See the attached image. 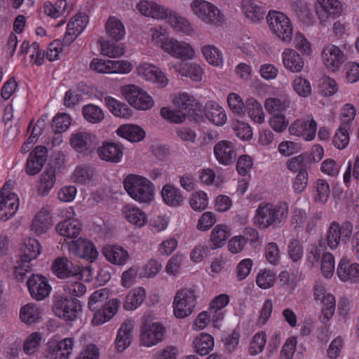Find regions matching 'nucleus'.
Segmentation results:
<instances>
[{"instance_id":"1","label":"nucleus","mask_w":359,"mask_h":359,"mask_svg":"<svg viewBox=\"0 0 359 359\" xmlns=\"http://www.w3.org/2000/svg\"><path fill=\"white\" fill-rule=\"evenodd\" d=\"M288 216L287 203H261L255 211L254 223L260 229L280 227Z\"/></svg>"},{"instance_id":"2","label":"nucleus","mask_w":359,"mask_h":359,"mask_svg":"<svg viewBox=\"0 0 359 359\" xmlns=\"http://www.w3.org/2000/svg\"><path fill=\"white\" fill-rule=\"evenodd\" d=\"M128 194L140 203L149 204L154 198V186L147 178L130 174L123 182Z\"/></svg>"},{"instance_id":"3","label":"nucleus","mask_w":359,"mask_h":359,"mask_svg":"<svg viewBox=\"0 0 359 359\" xmlns=\"http://www.w3.org/2000/svg\"><path fill=\"white\" fill-rule=\"evenodd\" d=\"M42 247L35 238H29L25 240L20 248L19 259L14 267V275L18 280H23L27 273L32 269V261L41 253Z\"/></svg>"},{"instance_id":"4","label":"nucleus","mask_w":359,"mask_h":359,"mask_svg":"<svg viewBox=\"0 0 359 359\" xmlns=\"http://www.w3.org/2000/svg\"><path fill=\"white\" fill-rule=\"evenodd\" d=\"M81 302L74 297L57 295L54 297L53 310L55 314L65 320H75L81 311Z\"/></svg>"},{"instance_id":"5","label":"nucleus","mask_w":359,"mask_h":359,"mask_svg":"<svg viewBox=\"0 0 359 359\" xmlns=\"http://www.w3.org/2000/svg\"><path fill=\"white\" fill-rule=\"evenodd\" d=\"M190 9L194 15L206 24L218 25L223 20V15L218 8L205 0L192 1Z\"/></svg>"},{"instance_id":"6","label":"nucleus","mask_w":359,"mask_h":359,"mask_svg":"<svg viewBox=\"0 0 359 359\" xmlns=\"http://www.w3.org/2000/svg\"><path fill=\"white\" fill-rule=\"evenodd\" d=\"M353 233V224L349 221H344L341 224L335 221L330 224L325 236L327 245L331 250H336L340 242L346 244L349 241Z\"/></svg>"},{"instance_id":"7","label":"nucleus","mask_w":359,"mask_h":359,"mask_svg":"<svg viewBox=\"0 0 359 359\" xmlns=\"http://www.w3.org/2000/svg\"><path fill=\"white\" fill-rule=\"evenodd\" d=\"M266 20L271 31L283 41L290 42L292 39L293 29L289 18L283 13L271 11Z\"/></svg>"},{"instance_id":"8","label":"nucleus","mask_w":359,"mask_h":359,"mask_svg":"<svg viewBox=\"0 0 359 359\" xmlns=\"http://www.w3.org/2000/svg\"><path fill=\"white\" fill-rule=\"evenodd\" d=\"M198 295L194 288L179 290L173 302L174 314L178 318H184L191 314L196 306Z\"/></svg>"},{"instance_id":"9","label":"nucleus","mask_w":359,"mask_h":359,"mask_svg":"<svg viewBox=\"0 0 359 359\" xmlns=\"http://www.w3.org/2000/svg\"><path fill=\"white\" fill-rule=\"evenodd\" d=\"M126 100L133 107L139 110L150 109L154 101L147 92L135 85H126L121 88Z\"/></svg>"},{"instance_id":"10","label":"nucleus","mask_w":359,"mask_h":359,"mask_svg":"<svg viewBox=\"0 0 359 359\" xmlns=\"http://www.w3.org/2000/svg\"><path fill=\"white\" fill-rule=\"evenodd\" d=\"M165 329L157 322H153L148 316L144 317L140 334L142 345L151 347L161 341L163 339Z\"/></svg>"},{"instance_id":"11","label":"nucleus","mask_w":359,"mask_h":359,"mask_svg":"<svg viewBox=\"0 0 359 359\" xmlns=\"http://www.w3.org/2000/svg\"><path fill=\"white\" fill-rule=\"evenodd\" d=\"M288 130L292 135L302 137L306 141H311L316 135L317 123L311 116L299 118L291 123Z\"/></svg>"},{"instance_id":"12","label":"nucleus","mask_w":359,"mask_h":359,"mask_svg":"<svg viewBox=\"0 0 359 359\" xmlns=\"http://www.w3.org/2000/svg\"><path fill=\"white\" fill-rule=\"evenodd\" d=\"M4 186L0 191V219L7 221L13 217L19 207V198L18 196L11 192Z\"/></svg>"},{"instance_id":"13","label":"nucleus","mask_w":359,"mask_h":359,"mask_svg":"<svg viewBox=\"0 0 359 359\" xmlns=\"http://www.w3.org/2000/svg\"><path fill=\"white\" fill-rule=\"evenodd\" d=\"M161 48L172 57L182 60H191L195 55V51L189 43L174 39L162 43Z\"/></svg>"},{"instance_id":"14","label":"nucleus","mask_w":359,"mask_h":359,"mask_svg":"<svg viewBox=\"0 0 359 359\" xmlns=\"http://www.w3.org/2000/svg\"><path fill=\"white\" fill-rule=\"evenodd\" d=\"M337 273L342 282L357 283L359 282V264L351 263L346 257H342L337 266Z\"/></svg>"},{"instance_id":"15","label":"nucleus","mask_w":359,"mask_h":359,"mask_svg":"<svg viewBox=\"0 0 359 359\" xmlns=\"http://www.w3.org/2000/svg\"><path fill=\"white\" fill-rule=\"evenodd\" d=\"M27 287L32 297L38 301L44 299L51 290L47 278L39 275L32 274L27 280Z\"/></svg>"},{"instance_id":"16","label":"nucleus","mask_w":359,"mask_h":359,"mask_svg":"<svg viewBox=\"0 0 359 359\" xmlns=\"http://www.w3.org/2000/svg\"><path fill=\"white\" fill-rule=\"evenodd\" d=\"M137 72L140 77L158 85L159 87L163 88L168 83V79L164 73L151 64L145 62L140 65L137 67Z\"/></svg>"},{"instance_id":"17","label":"nucleus","mask_w":359,"mask_h":359,"mask_svg":"<svg viewBox=\"0 0 359 359\" xmlns=\"http://www.w3.org/2000/svg\"><path fill=\"white\" fill-rule=\"evenodd\" d=\"M70 144L78 152L88 153L95 148V136L87 131H77L72 135Z\"/></svg>"},{"instance_id":"18","label":"nucleus","mask_w":359,"mask_h":359,"mask_svg":"<svg viewBox=\"0 0 359 359\" xmlns=\"http://www.w3.org/2000/svg\"><path fill=\"white\" fill-rule=\"evenodd\" d=\"M121 302L118 299H111L100 305L94 313L92 319L93 325H100L110 320L117 313Z\"/></svg>"},{"instance_id":"19","label":"nucleus","mask_w":359,"mask_h":359,"mask_svg":"<svg viewBox=\"0 0 359 359\" xmlns=\"http://www.w3.org/2000/svg\"><path fill=\"white\" fill-rule=\"evenodd\" d=\"M74 344L72 338H65L59 342H49L47 347L49 359H69Z\"/></svg>"},{"instance_id":"20","label":"nucleus","mask_w":359,"mask_h":359,"mask_svg":"<svg viewBox=\"0 0 359 359\" xmlns=\"http://www.w3.org/2000/svg\"><path fill=\"white\" fill-rule=\"evenodd\" d=\"M214 155L217 161L222 165L232 164L236 157L233 144L229 140H221L214 147Z\"/></svg>"},{"instance_id":"21","label":"nucleus","mask_w":359,"mask_h":359,"mask_svg":"<svg viewBox=\"0 0 359 359\" xmlns=\"http://www.w3.org/2000/svg\"><path fill=\"white\" fill-rule=\"evenodd\" d=\"M70 248L78 257L90 262H94L98 255V252L93 243L82 238L73 240Z\"/></svg>"},{"instance_id":"22","label":"nucleus","mask_w":359,"mask_h":359,"mask_svg":"<svg viewBox=\"0 0 359 359\" xmlns=\"http://www.w3.org/2000/svg\"><path fill=\"white\" fill-rule=\"evenodd\" d=\"M47 149L44 146H37L32 151L28 156L26 170L30 175L39 172L47 158Z\"/></svg>"},{"instance_id":"23","label":"nucleus","mask_w":359,"mask_h":359,"mask_svg":"<svg viewBox=\"0 0 359 359\" xmlns=\"http://www.w3.org/2000/svg\"><path fill=\"white\" fill-rule=\"evenodd\" d=\"M100 158L114 163H119L123 155V147L121 144L105 142L97 149Z\"/></svg>"},{"instance_id":"24","label":"nucleus","mask_w":359,"mask_h":359,"mask_svg":"<svg viewBox=\"0 0 359 359\" xmlns=\"http://www.w3.org/2000/svg\"><path fill=\"white\" fill-rule=\"evenodd\" d=\"M141 14L154 19L163 20L166 18L170 9L153 1L142 0L136 6Z\"/></svg>"},{"instance_id":"25","label":"nucleus","mask_w":359,"mask_h":359,"mask_svg":"<svg viewBox=\"0 0 359 359\" xmlns=\"http://www.w3.org/2000/svg\"><path fill=\"white\" fill-rule=\"evenodd\" d=\"M322 57L326 67L332 72L337 70L344 62L342 51L334 45L327 46L323 49Z\"/></svg>"},{"instance_id":"26","label":"nucleus","mask_w":359,"mask_h":359,"mask_svg":"<svg viewBox=\"0 0 359 359\" xmlns=\"http://www.w3.org/2000/svg\"><path fill=\"white\" fill-rule=\"evenodd\" d=\"M205 117L214 125L224 126L227 120L225 110L218 103L214 101H208L204 108Z\"/></svg>"},{"instance_id":"27","label":"nucleus","mask_w":359,"mask_h":359,"mask_svg":"<svg viewBox=\"0 0 359 359\" xmlns=\"http://www.w3.org/2000/svg\"><path fill=\"white\" fill-rule=\"evenodd\" d=\"M53 273L59 278L74 277L79 271L76 266L66 257L57 258L52 264Z\"/></svg>"},{"instance_id":"28","label":"nucleus","mask_w":359,"mask_h":359,"mask_svg":"<svg viewBox=\"0 0 359 359\" xmlns=\"http://www.w3.org/2000/svg\"><path fill=\"white\" fill-rule=\"evenodd\" d=\"M102 254L109 262L118 266L125 264L129 259L128 251L117 245L104 247Z\"/></svg>"},{"instance_id":"29","label":"nucleus","mask_w":359,"mask_h":359,"mask_svg":"<svg viewBox=\"0 0 359 359\" xmlns=\"http://www.w3.org/2000/svg\"><path fill=\"white\" fill-rule=\"evenodd\" d=\"M134 330V322L128 320L121 324L115 340V347L118 352L123 351L131 342V334Z\"/></svg>"},{"instance_id":"30","label":"nucleus","mask_w":359,"mask_h":359,"mask_svg":"<svg viewBox=\"0 0 359 359\" xmlns=\"http://www.w3.org/2000/svg\"><path fill=\"white\" fill-rule=\"evenodd\" d=\"M241 8L245 18L251 22L257 23L264 20V11L255 0H242Z\"/></svg>"},{"instance_id":"31","label":"nucleus","mask_w":359,"mask_h":359,"mask_svg":"<svg viewBox=\"0 0 359 359\" xmlns=\"http://www.w3.org/2000/svg\"><path fill=\"white\" fill-rule=\"evenodd\" d=\"M283 62L285 67L292 72H300L304 65L301 55L294 50L285 49L283 54Z\"/></svg>"},{"instance_id":"32","label":"nucleus","mask_w":359,"mask_h":359,"mask_svg":"<svg viewBox=\"0 0 359 359\" xmlns=\"http://www.w3.org/2000/svg\"><path fill=\"white\" fill-rule=\"evenodd\" d=\"M60 235L68 238H76L81 230L80 222L76 219H66L55 227Z\"/></svg>"},{"instance_id":"33","label":"nucleus","mask_w":359,"mask_h":359,"mask_svg":"<svg viewBox=\"0 0 359 359\" xmlns=\"http://www.w3.org/2000/svg\"><path fill=\"white\" fill-rule=\"evenodd\" d=\"M166 18H168V22L177 32L186 35H190L194 32L193 25L187 18L180 16L170 9Z\"/></svg>"},{"instance_id":"34","label":"nucleus","mask_w":359,"mask_h":359,"mask_svg":"<svg viewBox=\"0 0 359 359\" xmlns=\"http://www.w3.org/2000/svg\"><path fill=\"white\" fill-rule=\"evenodd\" d=\"M118 136L132 142H138L145 137L144 130L137 125L126 124L121 126L116 130Z\"/></svg>"},{"instance_id":"35","label":"nucleus","mask_w":359,"mask_h":359,"mask_svg":"<svg viewBox=\"0 0 359 359\" xmlns=\"http://www.w3.org/2000/svg\"><path fill=\"white\" fill-rule=\"evenodd\" d=\"M163 201L169 206L177 207L182 204L184 197L181 191L172 184H165L161 191Z\"/></svg>"},{"instance_id":"36","label":"nucleus","mask_w":359,"mask_h":359,"mask_svg":"<svg viewBox=\"0 0 359 359\" xmlns=\"http://www.w3.org/2000/svg\"><path fill=\"white\" fill-rule=\"evenodd\" d=\"M51 226V221L49 212L41 210L34 218L31 229L38 235L46 233Z\"/></svg>"},{"instance_id":"37","label":"nucleus","mask_w":359,"mask_h":359,"mask_svg":"<svg viewBox=\"0 0 359 359\" xmlns=\"http://www.w3.org/2000/svg\"><path fill=\"white\" fill-rule=\"evenodd\" d=\"M105 29L107 35L116 41L121 40L126 34L123 24L115 17H109L108 18L105 24Z\"/></svg>"},{"instance_id":"38","label":"nucleus","mask_w":359,"mask_h":359,"mask_svg":"<svg viewBox=\"0 0 359 359\" xmlns=\"http://www.w3.org/2000/svg\"><path fill=\"white\" fill-rule=\"evenodd\" d=\"M104 103L109 111L116 116L129 118L132 115V111L126 104L120 102L112 97H105Z\"/></svg>"},{"instance_id":"39","label":"nucleus","mask_w":359,"mask_h":359,"mask_svg":"<svg viewBox=\"0 0 359 359\" xmlns=\"http://www.w3.org/2000/svg\"><path fill=\"white\" fill-rule=\"evenodd\" d=\"M229 228L224 224H217L212 230L210 233V242L212 244V249L222 247L227 238L230 236Z\"/></svg>"},{"instance_id":"40","label":"nucleus","mask_w":359,"mask_h":359,"mask_svg":"<svg viewBox=\"0 0 359 359\" xmlns=\"http://www.w3.org/2000/svg\"><path fill=\"white\" fill-rule=\"evenodd\" d=\"M195 351L201 355H205L211 351L214 347L213 337L207 333H201L193 341Z\"/></svg>"},{"instance_id":"41","label":"nucleus","mask_w":359,"mask_h":359,"mask_svg":"<svg viewBox=\"0 0 359 359\" xmlns=\"http://www.w3.org/2000/svg\"><path fill=\"white\" fill-rule=\"evenodd\" d=\"M55 170L50 168L42 172L38 184V191L41 196L47 195L55 183Z\"/></svg>"},{"instance_id":"42","label":"nucleus","mask_w":359,"mask_h":359,"mask_svg":"<svg viewBox=\"0 0 359 359\" xmlns=\"http://www.w3.org/2000/svg\"><path fill=\"white\" fill-rule=\"evenodd\" d=\"M123 214L130 224L137 227H142L147 223L145 213L137 207L128 205L125 207Z\"/></svg>"},{"instance_id":"43","label":"nucleus","mask_w":359,"mask_h":359,"mask_svg":"<svg viewBox=\"0 0 359 359\" xmlns=\"http://www.w3.org/2000/svg\"><path fill=\"white\" fill-rule=\"evenodd\" d=\"M146 297V291L143 287L132 290L126 297L123 308L126 310H134L140 306Z\"/></svg>"},{"instance_id":"44","label":"nucleus","mask_w":359,"mask_h":359,"mask_svg":"<svg viewBox=\"0 0 359 359\" xmlns=\"http://www.w3.org/2000/svg\"><path fill=\"white\" fill-rule=\"evenodd\" d=\"M82 115L84 119L93 124H97L102 122L104 118V114L102 109L95 104H88L82 107Z\"/></svg>"},{"instance_id":"45","label":"nucleus","mask_w":359,"mask_h":359,"mask_svg":"<svg viewBox=\"0 0 359 359\" xmlns=\"http://www.w3.org/2000/svg\"><path fill=\"white\" fill-rule=\"evenodd\" d=\"M20 318L26 324L37 323L41 318V310L34 304H27L21 308Z\"/></svg>"},{"instance_id":"46","label":"nucleus","mask_w":359,"mask_h":359,"mask_svg":"<svg viewBox=\"0 0 359 359\" xmlns=\"http://www.w3.org/2000/svg\"><path fill=\"white\" fill-rule=\"evenodd\" d=\"M246 109L254 122L262 123L264 121L265 114L262 104L257 100L252 97L248 98L246 100Z\"/></svg>"},{"instance_id":"47","label":"nucleus","mask_w":359,"mask_h":359,"mask_svg":"<svg viewBox=\"0 0 359 359\" xmlns=\"http://www.w3.org/2000/svg\"><path fill=\"white\" fill-rule=\"evenodd\" d=\"M322 311L320 320L323 323H327L333 316L336 309V301L334 297L331 294H326L322 299Z\"/></svg>"},{"instance_id":"48","label":"nucleus","mask_w":359,"mask_h":359,"mask_svg":"<svg viewBox=\"0 0 359 359\" xmlns=\"http://www.w3.org/2000/svg\"><path fill=\"white\" fill-rule=\"evenodd\" d=\"M290 102L287 99L269 97L264 102L266 111L271 114L282 113L290 107Z\"/></svg>"},{"instance_id":"49","label":"nucleus","mask_w":359,"mask_h":359,"mask_svg":"<svg viewBox=\"0 0 359 359\" xmlns=\"http://www.w3.org/2000/svg\"><path fill=\"white\" fill-rule=\"evenodd\" d=\"M206 61L211 65L218 67L223 63V56L221 51L212 45H205L201 49Z\"/></svg>"},{"instance_id":"50","label":"nucleus","mask_w":359,"mask_h":359,"mask_svg":"<svg viewBox=\"0 0 359 359\" xmlns=\"http://www.w3.org/2000/svg\"><path fill=\"white\" fill-rule=\"evenodd\" d=\"M95 171L93 168L86 165H81L76 167L74 172V180L76 183L87 184L90 183L94 177Z\"/></svg>"},{"instance_id":"51","label":"nucleus","mask_w":359,"mask_h":359,"mask_svg":"<svg viewBox=\"0 0 359 359\" xmlns=\"http://www.w3.org/2000/svg\"><path fill=\"white\" fill-rule=\"evenodd\" d=\"M229 302V297L227 294H222L216 297L210 304V313H212L213 320H219L223 318L220 311Z\"/></svg>"},{"instance_id":"52","label":"nucleus","mask_w":359,"mask_h":359,"mask_svg":"<svg viewBox=\"0 0 359 359\" xmlns=\"http://www.w3.org/2000/svg\"><path fill=\"white\" fill-rule=\"evenodd\" d=\"M322 10L332 18L339 17L342 13V4L339 0H317Z\"/></svg>"},{"instance_id":"53","label":"nucleus","mask_w":359,"mask_h":359,"mask_svg":"<svg viewBox=\"0 0 359 359\" xmlns=\"http://www.w3.org/2000/svg\"><path fill=\"white\" fill-rule=\"evenodd\" d=\"M174 104L179 109H181L187 113L194 110L196 107V100L188 93H181L175 96L174 99Z\"/></svg>"},{"instance_id":"54","label":"nucleus","mask_w":359,"mask_h":359,"mask_svg":"<svg viewBox=\"0 0 359 359\" xmlns=\"http://www.w3.org/2000/svg\"><path fill=\"white\" fill-rule=\"evenodd\" d=\"M351 127L340 125L333 137V144L339 149L346 148L349 142L348 131Z\"/></svg>"},{"instance_id":"55","label":"nucleus","mask_w":359,"mask_h":359,"mask_svg":"<svg viewBox=\"0 0 359 359\" xmlns=\"http://www.w3.org/2000/svg\"><path fill=\"white\" fill-rule=\"evenodd\" d=\"M276 273L269 269L261 270L257 275L256 283L262 289H268L273 285Z\"/></svg>"},{"instance_id":"56","label":"nucleus","mask_w":359,"mask_h":359,"mask_svg":"<svg viewBox=\"0 0 359 359\" xmlns=\"http://www.w3.org/2000/svg\"><path fill=\"white\" fill-rule=\"evenodd\" d=\"M71 124V118L66 113L57 114L53 119L52 128L55 134H61L67 130Z\"/></svg>"},{"instance_id":"57","label":"nucleus","mask_w":359,"mask_h":359,"mask_svg":"<svg viewBox=\"0 0 359 359\" xmlns=\"http://www.w3.org/2000/svg\"><path fill=\"white\" fill-rule=\"evenodd\" d=\"M191 208L196 211H202L208 207V198L203 191H197L191 194L189 198Z\"/></svg>"},{"instance_id":"58","label":"nucleus","mask_w":359,"mask_h":359,"mask_svg":"<svg viewBox=\"0 0 359 359\" xmlns=\"http://www.w3.org/2000/svg\"><path fill=\"white\" fill-rule=\"evenodd\" d=\"M41 337L39 332L32 333L25 339L23 344V351L27 355H32L36 352L41 345Z\"/></svg>"},{"instance_id":"59","label":"nucleus","mask_w":359,"mask_h":359,"mask_svg":"<svg viewBox=\"0 0 359 359\" xmlns=\"http://www.w3.org/2000/svg\"><path fill=\"white\" fill-rule=\"evenodd\" d=\"M66 6V0H58L55 5H53L50 2H46L43 8L46 14L52 18H57L63 15L65 12Z\"/></svg>"},{"instance_id":"60","label":"nucleus","mask_w":359,"mask_h":359,"mask_svg":"<svg viewBox=\"0 0 359 359\" xmlns=\"http://www.w3.org/2000/svg\"><path fill=\"white\" fill-rule=\"evenodd\" d=\"M161 115L172 123H180L185 120L187 113L181 109L173 110L163 107L161 110Z\"/></svg>"},{"instance_id":"61","label":"nucleus","mask_w":359,"mask_h":359,"mask_svg":"<svg viewBox=\"0 0 359 359\" xmlns=\"http://www.w3.org/2000/svg\"><path fill=\"white\" fill-rule=\"evenodd\" d=\"M335 262L333 255L330 252L323 254L321 259V272L324 277L330 278L334 271Z\"/></svg>"},{"instance_id":"62","label":"nucleus","mask_w":359,"mask_h":359,"mask_svg":"<svg viewBox=\"0 0 359 359\" xmlns=\"http://www.w3.org/2000/svg\"><path fill=\"white\" fill-rule=\"evenodd\" d=\"M88 23V17L85 13H79L71 18L68 23L69 30H75L76 34H81Z\"/></svg>"},{"instance_id":"63","label":"nucleus","mask_w":359,"mask_h":359,"mask_svg":"<svg viewBox=\"0 0 359 359\" xmlns=\"http://www.w3.org/2000/svg\"><path fill=\"white\" fill-rule=\"evenodd\" d=\"M315 189L317 193L316 200L323 203L327 202L330 194L327 182L323 179L318 180L315 183Z\"/></svg>"},{"instance_id":"64","label":"nucleus","mask_w":359,"mask_h":359,"mask_svg":"<svg viewBox=\"0 0 359 359\" xmlns=\"http://www.w3.org/2000/svg\"><path fill=\"white\" fill-rule=\"evenodd\" d=\"M319 88L321 94L324 96H332L337 91L336 81L329 76H324L320 80Z\"/></svg>"}]
</instances>
